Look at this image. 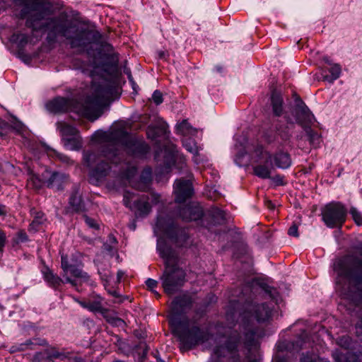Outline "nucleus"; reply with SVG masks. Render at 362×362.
<instances>
[{
    "mask_svg": "<svg viewBox=\"0 0 362 362\" xmlns=\"http://www.w3.org/2000/svg\"><path fill=\"white\" fill-rule=\"evenodd\" d=\"M151 171L150 169H146L143 171L141 178L145 181L151 180Z\"/></svg>",
    "mask_w": 362,
    "mask_h": 362,
    "instance_id": "59",
    "label": "nucleus"
},
{
    "mask_svg": "<svg viewBox=\"0 0 362 362\" xmlns=\"http://www.w3.org/2000/svg\"><path fill=\"white\" fill-rule=\"evenodd\" d=\"M72 101L64 98H57L46 104L48 111L53 113H59L71 110Z\"/></svg>",
    "mask_w": 362,
    "mask_h": 362,
    "instance_id": "20",
    "label": "nucleus"
},
{
    "mask_svg": "<svg viewBox=\"0 0 362 362\" xmlns=\"http://www.w3.org/2000/svg\"><path fill=\"white\" fill-rule=\"evenodd\" d=\"M45 354H46V358H47V360L45 362H54L52 360V358L63 359L66 357L64 353L59 352L54 348H52L51 349L48 350Z\"/></svg>",
    "mask_w": 362,
    "mask_h": 362,
    "instance_id": "36",
    "label": "nucleus"
},
{
    "mask_svg": "<svg viewBox=\"0 0 362 362\" xmlns=\"http://www.w3.org/2000/svg\"><path fill=\"white\" fill-rule=\"evenodd\" d=\"M176 128L177 132L182 135L189 134L192 131V126L186 119H184L182 122L178 124Z\"/></svg>",
    "mask_w": 362,
    "mask_h": 362,
    "instance_id": "37",
    "label": "nucleus"
},
{
    "mask_svg": "<svg viewBox=\"0 0 362 362\" xmlns=\"http://www.w3.org/2000/svg\"><path fill=\"white\" fill-rule=\"evenodd\" d=\"M262 288L264 290V291L267 294H269V297L273 300L276 301V303L278 302L279 298V292L277 291V290L275 288H273V287H271V286H269L267 285H264V286H262Z\"/></svg>",
    "mask_w": 362,
    "mask_h": 362,
    "instance_id": "44",
    "label": "nucleus"
},
{
    "mask_svg": "<svg viewBox=\"0 0 362 362\" xmlns=\"http://www.w3.org/2000/svg\"><path fill=\"white\" fill-rule=\"evenodd\" d=\"M303 341H278L276 344V353L272 362H287L286 356L298 351V346Z\"/></svg>",
    "mask_w": 362,
    "mask_h": 362,
    "instance_id": "12",
    "label": "nucleus"
},
{
    "mask_svg": "<svg viewBox=\"0 0 362 362\" xmlns=\"http://www.w3.org/2000/svg\"><path fill=\"white\" fill-rule=\"evenodd\" d=\"M172 331L180 339H206V332L188 321H179L175 316L170 320Z\"/></svg>",
    "mask_w": 362,
    "mask_h": 362,
    "instance_id": "8",
    "label": "nucleus"
},
{
    "mask_svg": "<svg viewBox=\"0 0 362 362\" xmlns=\"http://www.w3.org/2000/svg\"><path fill=\"white\" fill-rule=\"evenodd\" d=\"M44 6L45 4L40 0L33 2L30 10L36 13L27 19L26 26L31 28L33 31L45 29L47 31L46 40L48 43L54 44L66 40L71 48L82 52L90 44L100 40L101 35L99 32L78 26L65 14L49 18L45 23L40 24V21L45 16L43 12H40L44 8Z\"/></svg>",
    "mask_w": 362,
    "mask_h": 362,
    "instance_id": "2",
    "label": "nucleus"
},
{
    "mask_svg": "<svg viewBox=\"0 0 362 362\" xmlns=\"http://www.w3.org/2000/svg\"><path fill=\"white\" fill-rule=\"evenodd\" d=\"M72 265L69 264L66 257L62 256V268L66 274L69 273Z\"/></svg>",
    "mask_w": 362,
    "mask_h": 362,
    "instance_id": "50",
    "label": "nucleus"
},
{
    "mask_svg": "<svg viewBox=\"0 0 362 362\" xmlns=\"http://www.w3.org/2000/svg\"><path fill=\"white\" fill-rule=\"evenodd\" d=\"M341 66L338 64H332L330 69H329L331 76H325L324 80L329 81V83H332L334 81L337 80L341 74Z\"/></svg>",
    "mask_w": 362,
    "mask_h": 362,
    "instance_id": "32",
    "label": "nucleus"
},
{
    "mask_svg": "<svg viewBox=\"0 0 362 362\" xmlns=\"http://www.w3.org/2000/svg\"><path fill=\"white\" fill-rule=\"evenodd\" d=\"M146 284L148 288L153 291V289L157 286L158 282L154 279H148L146 281Z\"/></svg>",
    "mask_w": 362,
    "mask_h": 362,
    "instance_id": "57",
    "label": "nucleus"
},
{
    "mask_svg": "<svg viewBox=\"0 0 362 362\" xmlns=\"http://www.w3.org/2000/svg\"><path fill=\"white\" fill-rule=\"evenodd\" d=\"M178 347L182 352L187 351L199 346V344L202 346V349H207L209 347L214 346L212 354L217 357L224 356L228 351L225 347L218 346L217 341H177Z\"/></svg>",
    "mask_w": 362,
    "mask_h": 362,
    "instance_id": "11",
    "label": "nucleus"
},
{
    "mask_svg": "<svg viewBox=\"0 0 362 362\" xmlns=\"http://www.w3.org/2000/svg\"><path fill=\"white\" fill-rule=\"evenodd\" d=\"M12 40L17 42L20 47H24L29 41V37L24 33H16L12 35Z\"/></svg>",
    "mask_w": 362,
    "mask_h": 362,
    "instance_id": "38",
    "label": "nucleus"
},
{
    "mask_svg": "<svg viewBox=\"0 0 362 362\" xmlns=\"http://www.w3.org/2000/svg\"><path fill=\"white\" fill-rule=\"evenodd\" d=\"M288 233L291 236L298 237V226L293 223L288 229Z\"/></svg>",
    "mask_w": 362,
    "mask_h": 362,
    "instance_id": "56",
    "label": "nucleus"
},
{
    "mask_svg": "<svg viewBox=\"0 0 362 362\" xmlns=\"http://www.w3.org/2000/svg\"><path fill=\"white\" fill-rule=\"evenodd\" d=\"M66 148L71 151H78L82 147V139L79 134L62 139Z\"/></svg>",
    "mask_w": 362,
    "mask_h": 362,
    "instance_id": "27",
    "label": "nucleus"
},
{
    "mask_svg": "<svg viewBox=\"0 0 362 362\" xmlns=\"http://www.w3.org/2000/svg\"><path fill=\"white\" fill-rule=\"evenodd\" d=\"M355 329L357 337L362 336V315L360 317L358 322L356 324Z\"/></svg>",
    "mask_w": 362,
    "mask_h": 362,
    "instance_id": "55",
    "label": "nucleus"
},
{
    "mask_svg": "<svg viewBox=\"0 0 362 362\" xmlns=\"http://www.w3.org/2000/svg\"><path fill=\"white\" fill-rule=\"evenodd\" d=\"M139 199V197L134 193L129 192H125L124 194L123 202L124 204L131 209H133L134 201Z\"/></svg>",
    "mask_w": 362,
    "mask_h": 362,
    "instance_id": "39",
    "label": "nucleus"
},
{
    "mask_svg": "<svg viewBox=\"0 0 362 362\" xmlns=\"http://www.w3.org/2000/svg\"><path fill=\"white\" fill-rule=\"evenodd\" d=\"M182 144L185 149L194 155H197L198 153V147L196 142L192 139L188 138L184 139L182 141Z\"/></svg>",
    "mask_w": 362,
    "mask_h": 362,
    "instance_id": "35",
    "label": "nucleus"
},
{
    "mask_svg": "<svg viewBox=\"0 0 362 362\" xmlns=\"http://www.w3.org/2000/svg\"><path fill=\"white\" fill-rule=\"evenodd\" d=\"M44 221V214L42 212H37L30 225V230H37L38 226L41 225Z\"/></svg>",
    "mask_w": 362,
    "mask_h": 362,
    "instance_id": "40",
    "label": "nucleus"
},
{
    "mask_svg": "<svg viewBox=\"0 0 362 362\" xmlns=\"http://www.w3.org/2000/svg\"><path fill=\"white\" fill-rule=\"evenodd\" d=\"M95 136L103 143L100 153L83 152L84 165L91 169L90 180L95 184L105 178L110 170L107 160L118 163L122 151L135 157H143L150 149L145 142L134 139L122 126L109 132H98Z\"/></svg>",
    "mask_w": 362,
    "mask_h": 362,
    "instance_id": "1",
    "label": "nucleus"
},
{
    "mask_svg": "<svg viewBox=\"0 0 362 362\" xmlns=\"http://www.w3.org/2000/svg\"><path fill=\"white\" fill-rule=\"evenodd\" d=\"M136 174V168L134 165L126 164L121 172L120 176L122 180H130Z\"/></svg>",
    "mask_w": 362,
    "mask_h": 362,
    "instance_id": "33",
    "label": "nucleus"
},
{
    "mask_svg": "<svg viewBox=\"0 0 362 362\" xmlns=\"http://www.w3.org/2000/svg\"><path fill=\"white\" fill-rule=\"evenodd\" d=\"M272 112L276 117H280L284 112V100L281 93L274 90L271 95Z\"/></svg>",
    "mask_w": 362,
    "mask_h": 362,
    "instance_id": "24",
    "label": "nucleus"
},
{
    "mask_svg": "<svg viewBox=\"0 0 362 362\" xmlns=\"http://www.w3.org/2000/svg\"><path fill=\"white\" fill-rule=\"evenodd\" d=\"M157 249L165 264V270L161 276L162 286L166 293L174 294L184 285L186 273L180 267L177 253L165 241L158 240Z\"/></svg>",
    "mask_w": 362,
    "mask_h": 362,
    "instance_id": "5",
    "label": "nucleus"
},
{
    "mask_svg": "<svg viewBox=\"0 0 362 362\" xmlns=\"http://www.w3.org/2000/svg\"><path fill=\"white\" fill-rule=\"evenodd\" d=\"M134 342L136 341H117L116 346L118 351L124 355L136 354L141 357L145 356L148 351L146 343L140 341L138 344H136Z\"/></svg>",
    "mask_w": 362,
    "mask_h": 362,
    "instance_id": "13",
    "label": "nucleus"
},
{
    "mask_svg": "<svg viewBox=\"0 0 362 362\" xmlns=\"http://www.w3.org/2000/svg\"><path fill=\"white\" fill-rule=\"evenodd\" d=\"M155 231H159L173 240L176 239L178 229L173 220L160 215L157 218Z\"/></svg>",
    "mask_w": 362,
    "mask_h": 362,
    "instance_id": "15",
    "label": "nucleus"
},
{
    "mask_svg": "<svg viewBox=\"0 0 362 362\" xmlns=\"http://www.w3.org/2000/svg\"><path fill=\"white\" fill-rule=\"evenodd\" d=\"M124 275V272L119 270L117 272V283H119L122 278L123 277V276Z\"/></svg>",
    "mask_w": 362,
    "mask_h": 362,
    "instance_id": "64",
    "label": "nucleus"
},
{
    "mask_svg": "<svg viewBox=\"0 0 362 362\" xmlns=\"http://www.w3.org/2000/svg\"><path fill=\"white\" fill-rule=\"evenodd\" d=\"M350 214L352 216L355 223L358 226H361L362 225V216H361V214L358 211L356 208L351 207L350 209Z\"/></svg>",
    "mask_w": 362,
    "mask_h": 362,
    "instance_id": "46",
    "label": "nucleus"
},
{
    "mask_svg": "<svg viewBox=\"0 0 362 362\" xmlns=\"http://www.w3.org/2000/svg\"><path fill=\"white\" fill-rule=\"evenodd\" d=\"M275 134L272 130L264 133V138L268 143H272L279 138L284 142H287L291 137L290 127L287 124H277L275 126Z\"/></svg>",
    "mask_w": 362,
    "mask_h": 362,
    "instance_id": "16",
    "label": "nucleus"
},
{
    "mask_svg": "<svg viewBox=\"0 0 362 362\" xmlns=\"http://www.w3.org/2000/svg\"><path fill=\"white\" fill-rule=\"evenodd\" d=\"M18 238L20 241L25 242L28 240L27 234L24 231H20L18 233Z\"/></svg>",
    "mask_w": 362,
    "mask_h": 362,
    "instance_id": "60",
    "label": "nucleus"
},
{
    "mask_svg": "<svg viewBox=\"0 0 362 362\" xmlns=\"http://www.w3.org/2000/svg\"><path fill=\"white\" fill-rule=\"evenodd\" d=\"M57 128L62 136V140L78 134V130L64 121L57 122Z\"/></svg>",
    "mask_w": 362,
    "mask_h": 362,
    "instance_id": "25",
    "label": "nucleus"
},
{
    "mask_svg": "<svg viewBox=\"0 0 362 362\" xmlns=\"http://www.w3.org/2000/svg\"><path fill=\"white\" fill-rule=\"evenodd\" d=\"M103 249L104 251H106L109 253H111L113 250V247L110 244H107V243L103 244Z\"/></svg>",
    "mask_w": 362,
    "mask_h": 362,
    "instance_id": "61",
    "label": "nucleus"
},
{
    "mask_svg": "<svg viewBox=\"0 0 362 362\" xmlns=\"http://www.w3.org/2000/svg\"><path fill=\"white\" fill-rule=\"evenodd\" d=\"M194 192L192 182L182 179L177 180L174 185L175 200L177 203H183L192 197Z\"/></svg>",
    "mask_w": 362,
    "mask_h": 362,
    "instance_id": "14",
    "label": "nucleus"
},
{
    "mask_svg": "<svg viewBox=\"0 0 362 362\" xmlns=\"http://www.w3.org/2000/svg\"><path fill=\"white\" fill-rule=\"evenodd\" d=\"M7 214L6 206L0 204V216H5Z\"/></svg>",
    "mask_w": 362,
    "mask_h": 362,
    "instance_id": "62",
    "label": "nucleus"
},
{
    "mask_svg": "<svg viewBox=\"0 0 362 362\" xmlns=\"http://www.w3.org/2000/svg\"><path fill=\"white\" fill-rule=\"evenodd\" d=\"M274 305L267 302L252 300L243 305L240 313L241 325L237 339H259L265 336L264 330L257 327L253 321L259 323L269 322L272 317Z\"/></svg>",
    "mask_w": 362,
    "mask_h": 362,
    "instance_id": "4",
    "label": "nucleus"
},
{
    "mask_svg": "<svg viewBox=\"0 0 362 362\" xmlns=\"http://www.w3.org/2000/svg\"><path fill=\"white\" fill-rule=\"evenodd\" d=\"M134 335L138 339H144L148 337L146 331L142 329H136L134 331Z\"/></svg>",
    "mask_w": 362,
    "mask_h": 362,
    "instance_id": "53",
    "label": "nucleus"
},
{
    "mask_svg": "<svg viewBox=\"0 0 362 362\" xmlns=\"http://www.w3.org/2000/svg\"><path fill=\"white\" fill-rule=\"evenodd\" d=\"M6 240V237L5 233L0 230V255L2 253L3 247L5 246Z\"/></svg>",
    "mask_w": 362,
    "mask_h": 362,
    "instance_id": "54",
    "label": "nucleus"
},
{
    "mask_svg": "<svg viewBox=\"0 0 362 362\" xmlns=\"http://www.w3.org/2000/svg\"><path fill=\"white\" fill-rule=\"evenodd\" d=\"M45 279L53 288H57L61 285L62 280L58 276L55 275L51 270L47 269L43 272Z\"/></svg>",
    "mask_w": 362,
    "mask_h": 362,
    "instance_id": "30",
    "label": "nucleus"
},
{
    "mask_svg": "<svg viewBox=\"0 0 362 362\" xmlns=\"http://www.w3.org/2000/svg\"><path fill=\"white\" fill-rule=\"evenodd\" d=\"M66 180L67 177L64 174L53 172L46 180V183L48 187L55 190H60L62 189L63 185Z\"/></svg>",
    "mask_w": 362,
    "mask_h": 362,
    "instance_id": "22",
    "label": "nucleus"
},
{
    "mask_svg": "<svg viewBox=\"0 0 362 362\" xmlns=\"http://www.w3.org/2000/svg\"><path fill=\"white\" fill-rule=\"evenodd\" d=\"M87 309L92 312H100L103 315L105 313H107V310L103 308L100 302L94 301V302H88V305L87 306Z\"/></svg>",
    "mask_w": 362,
    "mask_h": 362,
    "instance_id": "43",
    "label": "nucleus"
},
{
    "mask_svg": "<svg viewBox=\"0 0 362 362\" xmlns=\"http://www.w3.org/2000/svg\"><path fill=\"white\" fill-rule=\"evenodd\" d=\"M103 316L106 319L107 322H109L110 324H111L114 326L122 327L124 325H125V322L123 320H122L119 317L110 315L107 313V312L103 314Z\"/></svg>",
    "mask_w": 362,
    "mask_h": 362,
    "instance_id": "41",
    "label": "nucleus"
},
{
    "mask_svg": "<svg viewBox=\"0 0 362 362\" xmlns=\"http://www.w3.org/2000/svg\"><path fill=\"white\" fill-rule=\"evenodd\" d=\"M217 216L220 218V220L223 221L225 219V213L221 210H217L216 211Z\"/></svg>",
    "mask_w": 362,
    "mask_h": 362,
    "instance_id": "63",
    "label": "nucleus"
},
{
    "mask_svg": "<svg viewBox=\"0 0 362 362\" xmlns=\"http://www.w3.org/2000/svg\"><path fill=\"white\" fill-rule=\"evenodd\" d=\"M57 157L63 163L66 164H72L74 162L71 160L69 157H68L66 155H64L63 153H56Z\"/></svg>",
    "mask_w": 362,
    "mask_h": 362,
    "instance_id": "51",
    "label": "nucleus"
},
{
    "mask_svg": "<svg viewBox=\"0 0 362 362\" xmlns=\"http://www.w3.org/2000/svg\"><path fill=\"white\" fill-rule=\"evenodd\" d=\"M178 216L186 221H197L202 217L203 211L199 205L188 204L179 210Z\"/></svg>",
    "mask_w": 362,
    "mask_h": 362,
    "instance_id": "18",
    "label": "nucleus"
},
{
    "mask_svg": "<svg viewBox=\"0 0 362 362\" xmlns=\"http://www.w3.org/2000/svg\"><path fill=\"white\" fill-rule=\"evenodd\" d=\"M27 185L30 188L40 189L42 185V181L37 175H30Z\"/></svg>",
    "mask_w": 362,
    "mask_h": 362,
    "instance_id": "42",
    "label": "nucleus"
},
{
    "mask_svg": "<svg viewBox=\"0 0 362 362\" xmlns=\"http://www.w3.org/2000/svg\"><path fill=\"white\" fill-rule=\"evenodd\" d=\"M174 163L177 168L183 170L186 166L185 159L180 155H173Z\"/></svg>",
    "mask_w": 362,
    "mask_h": 362,
    "instance_id": "45",
    "label": "nucleus"
},
{
    "mask_svg": "<svg viewBox=\"0 0 362 362\" xmlns=\"http://www.w3.org/2000/svg\"><path fill=\"white\" fill-rule=\"evenodd\" d=\"M245 346L247 349V358L250 362H257L259 356V344L258 341H246Z\"/></svg>",
    "mask_w": 362,
    "mask_h": 362,
    "instance_id": "28",
    "label": "nucleus"
},
{
    "mask_svg": "<svg viewBox=\"0 0 362 362\" xmlns=\"http://www.w3.org/2000/svg\"><path fill=\"white\" fill-rule=\"evenodd\" d=\"M152 100L156 105H160L163 103V95L160 91L156 90L152 95Z\"/></svg>",
    "mask_w": 362,
    "mask_h": 362,
    "instance_id": "48",
    "label": "nucleus"
},
{
    "mask_svg": "<svg viewBox=\"0 0 362 362\" xmlns=\"http://www.w3.org/2000/svg\"><path fill=\"white\" fill-rule=\"evenodd\" d=\"M339 350L333 353L337 362H362V348L358 341H339Z\"/></svg>",
    "mask_w": 362,
    "mask_h": 362,
    "instance_id": "9",
    "label": "nucleus"
},
{
    "mask_svg": "<svg viewBox=\"0 0 362 362\" xmlns=\"http://www.w3.org/2000/svg\"><path fill=\"white\" fill-rule=\"evenodd\" d=\"M69 204L72 206L73 209L76 211H79L83 209V206L78 189L74 190V192L71 194L69 199Z\"/></svg>",
    "mask_w": 362,
    "mask_h": 362,
    "instance_id": "31",
    "label": "nucleus"
},
{
    "mask_svg": "<svg viewBox=\"0 0 362 362\" xmlns=\"http://www.w3.org/2000/svg\"><path fill=\"white\" fill-rule=\"evenodd\" d=\"M300 362H320V361L315 355H307L300 358Z\"/></svg>",
    "mask_w": 362,
    "mask_h": 362,
    "instance_id": "52",
    "label": "nucleus"
},
{
    "mask_svg": "<svg viewBox=\"0 0 362 362\" xmlns=\"http://www.w3.org/2000/svg\"><path fill=\"white\" fill-rule=\"evenodd\" d=\"M107 83L104 79L99 82L93 81L90 86V93L82 103L75 107L76 111L92 122L98 119L111 95V88Z\"/></svg>",
    "mask_w": 362,
    "mask_h": 362,
    "instance_id": "6",
    "label": "nucleus"
},
{
    "mask_svg": "<svg viewBox=\"0 0 362 362\" xmlns=\"http://www.w3.org/2000/svg\"><path fill=\"white\" fill-rule=\"evenodd\" d=\"M265 162L268 163L273 159L276 166L281 169H287L291 165V158L290 155L284 151H279L272 156L270 153H265Z\"/></svg>",
    "mask_w": 362,
    "mask_h": 362,
    "instance_id": "19",
    "label": "nucleus"
},
{
    "mask_svg": "<svg viewBox=\"0 0 362 362\" xmlns=\"http://www.w3.org/2000/svg\"><path fill=\"white\" fill-rule=\"evenodd\" d=\"M293 97L294 105L291 110V115L295 117L296 122L304 129L310 144L317 146L320 143V136L310 128V124L315 121V117L298 95L294 94Z\"/></svg>",
    "mask_w": 362,
    "mask_h": 362,
    "instance_id": "7",
    "label": "nucleus"
},
{
    "mask_svg": "<svg viewBox=\"0 0 362 362\" xmlns=\"http://www.w3.org/2000/svg\"><path fill=\"white\" fill-rule=\"evenodd\" d=\"M273 167L266 164H259L253 168L254 173L262 179H270Z\"/></svg>",
    "mask_w": 362,
    "mask_h": 362,
    "instance_id": "29",
    "label": "nucleus"
},
{
    "mask_svg": "<svg viewBox=\"0 0 362 362\" xmlns=\"http://www.w3.org/2000/svg\"><path fill=\"white\" fill-rule=\"evenodd\" d=\"M191 304V300L187 296L176 297L171 305V310L175 315H180L184 310L189 307Z\"/></svg>",
    "mask_w": 362,
    "mask_h": 362,
    "instance_id": "23",
    "label": "nucleus"
},
{
    "mask_svg": "<svg viewBox=\"0 0 362 362\" xmlns=\"http://www.w3.org/2000/svg\"><path fill=\"white\" fill-rule=\"evenodd\" d=\"M271 179L278 185H283L284 183V177L277 175L273 177H271Z\"/></svg>",
    "mask_w": 362,
    "mask_h": 362,
    "instance_id": "58",
    "label": "nucleus"
},
{
    "mask_svg": "<svg viewBox=\"0 0 362 362\" xmlns=\"http://www.w3.org/2000/svg\"><path fill=\"white\" fill-rule=\"evenodd\" d=\"M72 276L76 278L81 279V281H88L89 280V276L86 272H84L80 267L75 265H72L70 270L69 271Z\"/></svg>",
    "mask_w": 362,
    "mask_h": 362,
    "instance_id": "34",
    "label": "nucleus"
},
{
    "mask_svg": "<svg viewBox=\"0 0 362 362\" xmlns=\"http://www.w3.org/2000/svg\"><path fill=\"white\" fill-rule=\"evenodd\" d=\"M83 218L84 219V221L89 228L95 230L99 229V224L95 221V220L88 216L87 215H83Z\"/></svg>",
    "mask_w": 362,
    "mask_h": 362,
    "instance_id": "47",
    "label": "nucleus"
},
{
    "mask_svg": "<svg viewBox=\"0 0 362 362\" xmlns=\"http://www.w3.org/2000/svg\"><path fill=\"white\" fill-rule=\"evenodd\" d=\"M133 209L136 210L139 215L146 216L150 213L151 206L147 199L141 197L134 201Z\"/></svg>",
    "mask_w": 362,
    "mask_h": 362,
    "instance_id": "26",
    "label": "nucleus"
},
{
    "mask_svg": "<svg viewBox=\"0 0 362 362\" xmlns=\"http://www.w3.org/2000/svg\"><path fill=\"white\" fill-rule=\"evenodd\" d=\"M72 265L69 264L66 257L62 256V268L66 274L69 273Z\"/></svg>",
    "mask_w": 362,
    "mask_h": 362,
    "instance_id": "49",
    "label": "nucleus"
},
{
    "mask_svg": "<svg viewBox=\"0 0 362 362\" xmlns=\"http://www.w3.org/2000/svg\"><path fill=\"white\" fill-rule=\"evenodd\" d=\"M356 254L346 255L337 259L333 269L339 277L348 279L347 284H341L337 279V289L343 298L356 306L362 307V242L356 247Z\"/></svg>",
    "mask_w": 362,
    "mask_h": 362,
    "instance_id": "3",
    "label": "nucleus"
},
{
    "mask_svg": "<svg viewBox=\"0 0 362 362\" xmlns=\"http://www.w3.org/2000/svg\"><path fill=\"white\" fill-rule=\"evenodd\" d=\"M167 129L168 125L165 122L160 118H158L155 124H151L148 127L146 134L148 139L155 140L158 137L165 135Z\"/></svg>",
    "mask_w": 362,
    "mask_h": 362,
    "instance_id": "21",
    "label": "nucleus"
},
{
    "mask_svg": "<svg viewBox=\"0 0 362 362\" xmlns=\"http://www.w3.org/2000/svg\"><path fill=\"white\" fill-rule=\"evenodd\" d=\"M327 332L324 327L315 324L313 327H306L300 328L299 333L296 334L298 339H319V338H324Z\"/></svg>",
    "mask_w": 362,
    "mask_h": 362,
    "instance_id": "17",
    "label": "nucleus"
},
{
    "mask_svg": "<svg viewBox=\"0 0 362 362\" xmlns=\"http://www.w3.org/2000/svg\"><path fill=\"white\" fill-rule=\"evenodd\" d=\"M322 220L329 228L340 227L346 219V210L339 202L327 204L322 211Z\"/></svg>",
    "mask_w": 362,
    "mask_h": 362,
    "instance_id": "10",
    "label": "nucleus"
}]
</instances>
